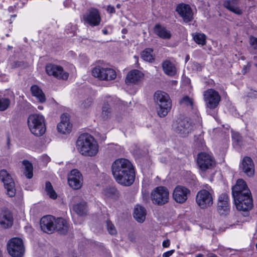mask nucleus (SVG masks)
<instances>
[{
	"instance_id": "1",
	"label": "nucleus",
	"mask_w": 257,
	"mask_h": 257,
	"mask_svg": "<svg viewBox=\"0 0 257 257\" xmlns=\"http://www.w3.org/2000/svg\"><path fill=\"white\" fill-rule=\"evenodd\" d=\"M111 170L115 181L121 185L128 186L135 181V170L132 164L127 159L116 160L112 163Z\"/></svg>"
},
{
	"instance_id": "2",
	"label": "nucleus",
	"mask_w": 257,
	"mask_h": 257,
	"mask_svg": "<svg viewBox=\"0 0 257 257\" xmlns=\"http://www.w3.org/2000/svg\"><path fill=\"white\" fill-rule=\"evenodd\" d=\"M232 194L238 210L247 212L252 208L251 192L243 179L237 180L236 184L232 188Z\"/></svg>"
},
{
	"instance_id": "3",
	"label": "nucleus",
	"mask_w": 257,
	"mask_h": 257,
	"mask_svg": "<svg viewBox=\"0 0 257 257\" xmlns=\"http://www.w3.org/2000/svg\"><path fill=\"white\" fill-rule=\"evenodd\" d=\"M80 153L84 156L92 157L98 152V145L94 138L88 134L81 135L76 142Z\"/></svg>"
},
{
	"instance_id": "4",
	"label": "nucleus",
	"mask_w": 257,
	"mask_h": 257,
	"mask_svg": "<svg viewBox=\"0 0 257 257\" xmlns=\"http://www.w3.org/2000/svg\"><path fill=\"white\" fill-rule=\"evenodd\" d=\"M27 122L30 132L35 136H41L45 133V119L42 114L34 113L30 115Z\"/></svg>"
},
{
	"instance_id": "5",
	"label": "nucleus",
	"mask_w": 257,
	"mask_h": 257,
	"mask_svg": "<svg viewBox=\"0 0 257 257\" xmlns=\"http://www.w3.org/2000/svg\"><path fill=\"white\" fill-rule=\"evenodd\" d=\"M154 100L157 105L158 114L161 117L165 116L171 107L169 96L166 92L158 91L154 94Z\"/></svg>"
},
{
	"instance_id": "6",
	"label": "nucleus",
	"mask_w": 257,
	"mask_h": 257,
	"mask_svg": "<svg viewBox=\"0 0 257 257\" xmlns=\"http://www.w3.org/2000/svg\"><path fill=\"white\" fill-rule=\"evenodd\" d=\"M174 132L182 137H187L194 130L191 120L188 117H179L173 123Z\"/></svg>"
},
{
	"instance_id": "7",
	"label": "nucleus",
	"mask_w": 257,
	"mask_h": 257,
	"mask_svg": "<svg viewBox=\"0 0 257 257\" xmlns=\"http://www.w3.org/2000/svg\"><path fill=\"white\" fill-rule=\"evenodd\" d=\"M213 190L208 186L206 187V189H202L198 191L196 196L197 205L202 209L211 206L213 203Z\"/></svg>"
},
{
	"instance_id": "8",
	"label": "nucleus",
	"mask_w": 257,
	"mask_h": 257,
	"mask_svg": "<svg viewBox=\"0 0 257 257\" xmlns=\"http://www.w3.org/2000/svg\"><path fill=\"white\" fill-rule=\"evenodd\" d=\"M203 96L206 108L211 110L216 108L221 101L219 93L214 89L210 88L204 91Z\"/></svg>"
},
{
	"instance_id": "9",
	"label": "nucleus",
	"mask_w": 257,
	"mask_h": 257,
	"mask_svg": "<svg viewBox=\"0 0 257 257\" xmlns=\"http://www.w3.org/2000/svg\"><path fill=\"white\" fill-rule=\"evenodd\" d=\"M169 192L164 186H159L151 192V197L154 204L163 205L168 202Z\"/></svg>"
},
{
	"instance_id": "10",
	"label": "nucleus",
	"mask_w": 257,
	"mask_h": 257,
	"mask_svg": "<svg viewBox=\"0 0 257 257\" xmlns=\"http://www.w3.org/2000/svg\"><path fill=\"white\" fill-rule=\"evenodd\" d=\"M7 249L12 257H21L25 251L23 240L18 237L11 239L7 243Z\"/></svg>"
},
{
	"instance_id": "11",
	"label": "nucleus",
	"mask_w": 257,
	"mask_h": 257,
	"mask_svg": "<svg viewBox=\"0 0 257 257\" xmlns=\"http://www.w3.org/2000/svg\"><path fill=\"white\" fill-rule=\"evenodd\" d=\"M92 75L101 80H114L116 77L115 70L109 67L96 66L92 70Z\"/></svg>"
},
{
	"instance_id": "12",
	"label": "nucleus",
	"mask_w": 257,
	"mask_h": 257,
	"mask_svg": "<svg viewBox=\"0 0 257 257\" xmlns=\"http://www.w3.org/2000/svg\"><path fill=\"white\" fill-rule=\"evenodd\" d=\"M0 179L4 183L7 194L9 197H14L16 194L15 183L11 175L6 170L0 171Z\"/></svg>"
},
{
	"instance_id": "13",
	"label": "nucleus",
	"mask_w": 257,
	"mask_h": 257,
	"mask_svg": "<svg viewBox=\"0 0 257 257\" xmlns=\"http://www.w3.org/2000/svg\"><path fill=\"white\" fill-rule=\"evenodd\" d=\"M197 162L200 169L202 171L211 169L215 165V161L213 157L205 152L198 154Z\"/></svg>"
},
{
	"instance_id": "14",
	"label": "nucleus",
	"mask_w": 257,
	"mask_h": 257,
	"mask_svg": "<svg viewBox=\"0 0 257 257\" xmlns=\"http://www.w3.org/2000/svg\"><path fill=\"white\" fill-rule=\"evenodd\" d=\"M45 69L49 75L53 76L57 79L66 80L68 78L69 73L64 71L61 66L50 63L47 64Z\"/></svg>"
},
{
	"instance_id": "15",
	"label": "nucleus",
	"mask_w": 257,
	"mask_h": 257,
	"mask_svg": "<svg viewBox=\"0 0 257 257\" xmlns=\"http://www.w3.org/2000/svg\"><path fill=\"white\" fill-rule=\"evenodd\" d=\"M83 18L85 23L88 24L92 27L99 25L101 22V17L98 11L94 8L90 9L83 16Z\"/></svg>"
},
{
	"instance_id": "16",
	"label": "nucleus",
	"mask_w": 257,
	"mask_h": 257,
	"mask_svg": "<svg viewBox=\"0 0 257 257\" xmlns=\"http://www.w3.org/2000/svg\"><path fill=\"white\" fill-rule=\"evenodd\" d=\"M190 194V191L185 186H177L173 191V197L174 200L180 204H183L187 200L188 196Z\"/></svg>"
},
{
	"instance_id": "17",
	"label": "nucleus",
	"mask_w": 257,
	"mask_h": 257,
	"mask_svg": "<svg viewBox=\"0 0 257 257\" xmlns=\"http://www.w3.org/2000/svg\"><path fill=\"white\" fill-rule=\"evenodd\" d=\"M217 210L221 215H226L230 211L229 198L226 193L220 194L218 199Z\"/></svg>"
},
{
	"instance_id": "18",
	"label": "nucleus",
	"mask_w": 257,
	"mask_h": 257,
	"mask_svg": "<svg viewBox=\"0 0 257 257\" xmlns=\"http://www.w3.org/2000/svg\"><path fill=\"white\" fill-rule=\"evenodd\" d=\"M68 182L70 187L73 189H79L83 183L81 174L76 169L72 170L68 175Z\"/></svg>"
},
{
	"instance_id": "19",
	"label": "nucleus",
	"mask_w": 257,
	"mask_h": 257,
	"mask_svg": "<svg viewBox=\"0 0 257 257\" xmlns=\"http://www.w3.org/2000/svg\"><path fill=\"white\" fill-rule=\"evenodd\" d=\"M176 11L182 18L185 23H189L193 19V12L190 6L184 3H181L176 6Z\"/></svg>"
},
{
	"instance_id": "20",
	"label": "nucleus",
	"mask_w": 257,
	"mask_h": 257,
	"mask_svg": "<svg viewBox=\"0 0 257 257\" xmlns=\"http://www.w3.org/2000/svg\"><path fill=\"white\" fill-rule=\"evenodd\" d=\"M239 170L248 177H252L254 174V166L252 160L249 157H244L239 164Z\"/></svg>"
},
{
	"instance_id": "21",
	"label": "nucleus",
	"mask_w": 257,
	"mask_h": 257,
	"mask_svg": "<svg viewBox=\"0 0 257 257\" xmlns=\"http://www.w3.org/2000/svg\"><path fill=\"white\" fill-rule=\"evenodd\" d=\"M55 218L51 215L43 217L40 220L41 229L46 233H51L54 230Z\"/></svg>"
},
{
	"instance_id": "22",
	"label": "nucleus",
	"mask_w": 257,
	"mask_h": 257,
	"mask_svg": "<svg viewBox=\"0 0 257 257\" xmlns=\"http://www.w3.org/2000/svg\"><path fill=\"white\" fill-rule=\"evenodd\" d=\"M13 216L11 211L4 209L0 214V224L4 228L11 227L13 224Z\"/></svg>"
},
{
	"instance_id": "23",
	"label": "nucleus",
	"mask_w": 257,
	"mask_h": 257,
	"mask_svg": "<svg viewBox=\"0 0 257 257\" xmlns=\"http://www.w3.org/2000/svg\"><path fill=\"white\" fill-rule=\"evenodd\" d=\"M72 124L69 122V117L65 114L61 116V121L57 125L58 131L63 134H69L71 130Z\"/></svg>"
},
{
	"instance_id": "24",
	"label": "nucleus",
	"mask_w": 257,
	"mask_h": 257,
	"mask_svg": "<svg viewBox=\"0 0 257 257\" xmlns=\"http://www.w3.org/2000/svg\"><path fill=\"white\" fill-rule=\"evenodd\" d=\"M116 101H117L116 98L109 97L107 101L104 103L102 107L101 112V116L104 119H107L111 116V106L114 105Z\"/></svg>"
},
{
	"instance_id": "25",
	"label": "nucleus",
	"mask_w": 257,
	"mask_h": 257,
	"mask_svg": "<svg viewBox=\"0 0 257 257\" xmlns=\"http://www.w3.org/2000/svg\"><path fill=\"white\" fill-rule=\"evenodd\" d=\"M143 76V74L138 70H131L126 75L125 82L127 84H136L141 80Z\"/></svg>"
},
{
	"instance_id": "26",
	"label": "nucleus",
	"mask_w": 257,
	"mask_h": 257,
	"mask_svg": "<svg viewBox=\"0 0 257 257\" xmlns=\"http://www.w3.org/2000/svg\"><path fill=\"white\" fill-rule=\"evenodd\" d=\"M238 0H226L223 2V6L229 11L238 15L242 14V11L239 9L237 5Z\"/></svg>"
},
{
	"instance_id": "27",
	"label": "nucleus",
	"mask_w": 257,
	"mask_h": 257,
	"mask_svg": "<svg viewBox=\"0 0 257 257\" xmlns=\"http://www.w3.org/2000/svg\"><path fill=\"white\" fill-rule=\"evenodd\" d=\"M154 32L159 37L163 39H169L172 36L169 30L160 24L155 25L154 28Z\"/></svg>"
},
{
	"instance_id": "28",
	"label": "nucleus",
	"mask_w": 257,
	"mask_h": 257,
	"mask_svg": "<svg viewBox=\"0 0 257 257\" xmlns=\"http://www.w3.org/2000/svg\"><path fill=\"white\" fill-rule=\"evenodd\" d=\"M164 72L167 75L173 76L176 73V68L174 63L170 60H165L162 63Z\"/></svg>"
},
{
	"instance_id": "29",
	"label": "nucleus",
	"mask_w": 257,
	"mask_h": 257,
	"mask_svg": "<svg viewBox=\"0 0 257 257\" xmlns=\"http://www.w3.org/2000/svg\"><path fill=\"white\" fill-rule=\"evenodd\" d=\"M146 210L142 206L137 205L134 209V216L140 223L143 222L146 218Z\"/></svg>"
},
{
	"instance_id": "30",
	"label": "nucleus",
	"mask_w": 257,
	"mask_h": 257,
	"mask_svg": "<svg viewBox=\"0 0 257 257\" xmlns=\"http://www.w3.org/2000/svg\"><path fill=\"white\" fill-rule=\"evenodd\" d=\"M56 229L61 233H65L68 229L67 222L65 219L62 218H55L54 221V230Z\"/></svg>"
},
{
	"instance_id": "31",
	"label": "nucleus",
	"mask_w": 257,
	"mask_h": 257,
	"mask_svg": "<svg viewBox=\"0 0 257 257\" xmlns=\"http://www.w3.org/2000/svg\"><path fill=\"white\" fill-rule=\"evenodd\" d=\"M31 91L33 96L36 97L40 102L43 103L46 101L45 94L37 85H32L31 87Z\"/></svg>"
},
{
	"instance_id": "32",
	"label": "nucleus",
	"mask_w": 257,
	"mask_h": 257,
	"mask_svg": "<svg viewBox=\"0 0 257 257\" xmlns=\"http://www.w3.org/2000/svg\"><path fill=\"white\" fill-rule=\"evenodd\" d=\"M153 50L151 48H146L141 53V58L145 61L153 62L154 57L153 55Z\"/></svg>"
},
{
	"instance_id": "33",
	"label": "nucleus",
	"mask_w": 257,
	"mask_h": 257,
	"mask_svg": "<svg viewBox=\"0 0 257 257\" xmlns=\"http://www.w3.org/2000/svg\"><path fill=\"white\" fill-rule=\"evenodd\" d=\"M73 210L79 215H84L87 212L86 203L85 202H82L77 204L74 205Z\"/></svg>"
},
{
	"instance_id": "34",
	"label": "nucleus",
	"mask_w": 257,
	"mask_h": 257,
	"mask_svg": "<svg viewBox=\"0 0 257 257\" xmlns=\"http://www.w3.org/2000/svg\"><path fill=\"white\" fill-rule=\"evenodd\" d=\"M104 195L108 198L116 199L118 197L119 193L117 190L114 187H109L104 190Z\"/></svg>"
},
{
	"instance_id": "35",
	"label": "nucleus",
	"mask_w": 257,
	"mask_h": 257,
	"mask_svg": "<svg viewBox=\"0 0 257 257\" xmlns=\"http://www.w3.org/2000/svg\"><path fill=\"white\" fill-rule=\"evenodd\" d=\"M23 164L25 166V171L24 174L28 179H31L33 176V166L32 164L28 160H24L23 161Z\"/></svg>"
},
{
	"instance_id": "36",
	"label": "nucleus",
	"mask_w": 257,
	"mask_h": 257,
	"mask_svg": "<svg viewBox=\"0 0 257 257\" xmlns=\"http://www.w3.org/2000/svg\"><path fill=\"white\" fill-rule=\"evenodd\" d=\"M45 191L50 198L53 199H56L57 197V194L53 189V187L50 182H46L45 184Z\"/></svg>"
},
{
	"instance_id": "37",
	"label": "nucleus",
	"mask_w": 257,
	"mask_h": 257,
	"mask_svg": "<svg viewBox=\"0 0 257 257\" xmlns=\"http://www.w3.org/2000/svg\"><path fill=\"white\" fill-rule=\"evenodd\" d=\"M205 35L202 33H196L193 36L195 42L199 45H204L206 44Z\"/></svg>"
},
{
	"instance_id": "38",
	"label": "nucleus",
	"mask_w": 257,
	"mask_h": 257,
	"mask_svg": "<svg viewBox=\"0 0 257 257\" xmlns=\"http://www.w3.org/2000/svg\"><path fill=\"white\" fill-rule=\"evenodd\" d=\"M10 101L7 98H4L0 96V110H6L9 106Z\"/></svg>"
},
{
	"instance_id": "39",
	"label": "nucleus",
	"mask_w": 257,
	"mask_h": 257,
	"mask_svg": "<svg viewBox=\"0 0 257 257\" xmlns=\"http://www.w3.org/2000/svg\"><path fill=\"white\" fill-rule=\"evenodd\" d=\"M249 44L251 47L253 53L257 54V38L250 36L249 37Z\"/></svg>"
},
{
	"instance_id": "40",
	"label": "nucleus",
	"mask_w": 257,
	"mask_h": 257,
	"mask_svg": "<svg viewBox=\"0 0 257 257\" xmlns=\"http://www.w3.org/2000/svg\"><path fill=\"white\" fill-rule=\"evenodd\" d=\"M107 229L109 233L111 235H114L116 234V230L114 225L109 220L106 221Z\"/></svg>"
},
{
	"instance_id": "41",
	"label": "nucleus",
	"mask_w": 257,
	"mask_h": 257,
	"mask_svg": "<svg viewBox=\"0 0 257 257\" xmlns=\"http://www.w3.org/2000/svg\"><path fill=\"white\" fill-rule=\"evenodd\" d=\"M180 104H184L186 106H190L191 108H193V100L189 97L184 96L180 101Z\"/></svg>"
},
{
	"instance_id": "42",
	"label": "nucleus",
	"mask_w": 257,
	"mask_h": 257,
	"mask_svg": "<svg viewBox=\"0 0 257 257\" xmlns=\"http://www.w3.org/2000/svg\"><path fill=\"white\" fill-rule=\"evenodd\" d=\"M92 104V100L91 98H87L84 101L81 102L80 106L81 108H86L89 107Z\"/></svg>"
},
{
	"instance_id": "43",
	"label": "nucleus",
	"mask_w": 257,
	"mask_h": 257,
	"mask_svg": "<svg viewBox=\"0 0 257 257\" xmlns=\"http://www.w3.org/2000/svg\"><path fill=\"white\" fill-rule=\"evenodd\" d=\"M232 139L237 143H239L241 142L242 137L238 133H233L232 135Z\"/></svg>"
},
{
	"instance_id": "44",
	"label": "nucleus",
	"mask_w": 257,
	"mask_h": 257,
	"mask_svg": "<svg viewBox=\"0 0 257 257\" xmlns=\"http://www.w3.org/2000/svg\"><path fill=\"white\" fill-rule=\"evenodd\" d=\"M24 64L23 62L15 61L12 64V68H16L23 67Z\"/></svg>"
},
{
	"instance_id": "45",
	"label": "nucleus",
	"mask_w": 257,
	"mask_h": 257,
	"mask_svg": "<svg viewBox=\"0 0 257 257\" xmlns=\"http://www.w3.org/2000/svg\"><path fill=\"white\" fill-rule=\"evenodd\" d=\"M174 251L175 250L174 249L166 251L163 253L162 257H170L171 255L173 254Z\"/></svg>"
},
{
	"instance_id": "46",
	"label": "nucleus",
	"mask_w": 257,
	"mask_h": 257,
	"mask_svg": "<svg viewBox=\"0 0 257 257\" xmlns=\"http://www.w3.org/2000/svg\"><path fill=\"white\" fill-rule=\"evenodd\" d=\"M107 11L110 14H113L115 12L114 8L111 6H108L107 8Z\"/></svg>"
},
{
	"instance_id": "47",
	"label": "nucleus",
	"mask_w": 257,
	"mask_h": 257,
	"mask_svg": "<svg viewBox=\"0 0 257 257\" xmlns=\"http://www.w3.org/2000/svg\"><path fill=\"white\" fill-rule=\"evenodd\" d=\"M170 241L169 239H166L163 241L162 245L164 247H168L170 246Z\"/></svg>"
},
{
	"instance_id": "48",
	"label": "nucleus",
	"mask_w": 257,
	"mask_h": 257,
	"mask_svg": "<svg viewBox=\"0 0 257 257\" xmlns=\"http://www.w3.org/2000/svg\"><path fill=\"white\" fill-rule=\"evenodd\" d=\"M249 66H244L243 69H242V73L243 74H245L246 72V70H247V67H249Z\"/></svg>"
},
{
	"instance_id": "49",
	"label": "nucleus",
	"mask_w": 257,
	"mask_h": 257,
	"mask_svg": "<svg viewBox=\"0 0 257 257\" xmlns=\"http://www.w3.org/2000/svg\"><path fill=\"white\" fill-rule=\"evenodd\" d=\"M102 33L104 35H107L108 34V31L106 29L102 30Z\"/></svg>"
},
{
	"instance_id": "50",
	"label": "nucleus",
	"mask_w": 257,
	"mask_h": 257,
	"mask_svg": "<svg viewBox=\"0 0 257 257\" xmlns=\"http://www.w3.org/2000/svg\"><path fill=\"white\" fill-rule=\"evenodd\" d=\"M196 257H203V255L201 253H199L196 255Z\"/></svg>"
},
{
	"instance_id": "51",
	"label": "nucleus",
	"mask_w": 257,
	"mask_h": 257,
	"mask_svg": "<svg viewBox=\"0 0 257 257\" xmlns=\"http://www.w3.org/2000/svg\"><path fill=\"white\" fill-rule=\"evenodd\" d=\"M0 257H3V253H2V251L1 250V249H0Z\"/></svg>"
},
{
	"instance_id": "52",
	"label": "nucleus",
	"mask_w": 257,
	"mask_h": 257,
	"mask_svg": "<svg viewBox=\"0 0 257 257\" xmlns=\"http://www.w3.org/2000/svg\"><path fill=\"white\" fill-rule=\"evenodd\" d=\"M210 257H217L216 255L212 254L211 255Z\"/></svg>"
},
{
	"instance_id": "53",
	"label": "nucleus",
	"mask_w": 257,
	"mask_h": 257,
	"mask_svg": "<svg viewBox=\"0 0 257 257\" xmlns=\"http://www.w3.org/2000/svg\"><path fill=\"white\" fill-rule=\"evenodd\" d=\"M38 108L40 109H42L43 107L42 106H38Z\"/></svg>"
},
{
	"instance_id": "54",
	"label": "nucleus",
	"mask_w": 257,
	"mask_h": 257,
	"mask_svg": "<svg viewBox=\"0 0 257 257\" xmlns=\"http://www.w3.org/2000/svg\"><path fill=\"white\" fill-rule=\"evenodd\" d=\"M257 59V56H254L253 57V59L254 60H256Z\"/></svg>"
},
{
	"instance_id": "55",
	"label": "nucleus",
	"mask_w": 257,
	"mask_h": 257,
	"mask_svg": "<svg viewBox=\"0 0 257 257\" xmlns=\"http://www.w3.org/2000/svg\"><path fill=\"white\" fill-rule=\"evenodd\" d=\"M12 17H14V18H15L16 17V15H12Z\"/></svg>"
},
{
	"instance_id": "56",
	"label": "nucleus",
	"mask_w": 257,
	"mask_h": 257,
	"mask_svg": "<svg viewBox=\"0 0 257 257\" xmlns=\"http://www.w3.org/2000/svg\"><path fill=\"white\" fill-rule=\"evenodd\" d=\"M254 65L255 66V67L257 68V63H255L254 64Z\"/></svg>"
},
{
	"instance_id": "57",
	"label": "nucleus",
	"mask_w": 257,
	"mask_h": 257,
	"mask_svg": "<svg viewBox=\"0 0 257 257\" xmlns=\"http://www.w3.org/2000/svg\"><path fill=\"white\" fill-rule=\"evenodd\" d=\"M124 32H125L124 30V29H123V30H122V33H124Z\"/></svg>"
},
{
	"instance_id": "58",
	"label": "nucleus",
	"mask_w": 257,
	"mask_h": 257,
	"mask_svg": "<svg viewBox=\"0 0 257 257\" xmlns=\"http://www.w3.org/2000/svg\"><path fill=\"white\" fill-rule=\"evenodd\" d=\"M124 32H125L124 30V29H123V30H122V33H124Z\"/></svg>"
},
{
	"instance_id": "59",
	"label": "nucleus",
	"mask_w": 257,
	"mask_h": 257,
	"mask_svg": "<svg viewBox=\"0 0 257 257\" xmlns=\"http://www.w3.org/2000/svg\"><path fill=\"white\" fill-rule=\"evenodd\" d=\"M255 247H256V248L257 249V243H256Z\"/></svg>"
},
{
	"instance_id": "60",
	"label": "nucleus",
	"mask_w": 257,
	"mask_h": 257,
	"mask_svg": "<svg viewBox=\"0 0 257 257\" xmlns=\"http://www.w3.org/2000/svg\"><path fill=\"white\" fill-rule=\"evenodd\" d=\"M6 36H7V37H9V34H7V35H6Z\"/></svg>"
},
{
	"instance_id": "61",
	"label": "nucleus",
	"mask_w": 257,
	"mask_h": 257,
	"mask_svg": "<svg viewBox=\"0 0 257 257\" xmlns=\"http://www.w3.org/2000/svg\"><path fill=\"white\" fill-rule=\"evenodd\" d=\"M75 257H76V256H75Z\"/></svg>"
}]
</instances>
